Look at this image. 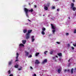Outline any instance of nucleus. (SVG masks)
<instances>
[{
    "label": "nucleus",
    "mask_w": 76,
    "mask_h": 76,
    "mask_svg": "<svg viewBox=\"0 0 76 76\" xmlns=\"http://www.w3.org/2000/svg\"><path fill=\"white\" fill-rule=\"evenodd\" d=\"M24 10L25 11V12L26 13V16L27 17H28V12H32L33 11V9H32L31 10H28V9H27L26 8H24Z\"/></svg>",
    "instance_id": "f257e3e1"
},
{
    "label": "nucleus",
    "mask_w": 76,
    "mask_h": 76,
    "mask_svg": "<svg viewBox=\"0 0 76 76\" xmlns=\"http://www.w3.org/2000/svg\"><path fill=\"white\" fill-rule=\"evenodd\" d=\"M32 32V30H29L28 31V33L26 34V39H28L29 38L30 36V33Z\"/></svg>",
    "instance_id": "f03ea898"
},
{
    "label": "nucleus",
    "mask_w": 76,
    "mask_h": 76,
    "mask_svg": "<svg viewBox=\"0 0 76 76\" xmlns=\"http://www.w3.org/2000/svg\"><path fill=\"white\" fill-rule=\"evenodd\" d=\"M52 26V29H53V30H52V32L53 34H54V33L55 32H56V26L54 25L53 24H51Z\"/></svg>",
    "instance_id": "7ed1b4c3"
},
{
    "label": "nucleus",
    "mask_w": 76,
    "mask_h": 76,
    "mask_svg": "<svg viewBox=\"0 0 76 76\" xmlns=\"http://www.w3.org/2000/svg\"><path fill=\"white\" fill-rule=\"evenodd\" d=\"M62 69L60 67V68L58 69L57 72L58 73H60V72H61V70Z\"/></svg>",
    "instance_id": "20e7f679"
},
{
    "label": "nucleus",
    "mask_w": 76,
    "mask_h": 76,
    "mask_svg": "<svg viewBox=\"0 0 76 76\" xmlns=\"http://www.w3.org/2000/svg\"><path fill=\"white\" fill-rule=\"evenodd\" d=\"M31 39L32 42H34L35 41V39H34V36H31Z\"/></svg>",
    "instance_id": "39448f33"
},
{
    "label": "nucleus",
    "mask_w": 76,
    "mask_h": 76,
    "mask_svg": "<svg viewBox=\"0 0 76 76\" xmlns=\"http://www.w3.org/2000/svg\"><path fill=\"white\" fill-rule=\"evenodd\" d=\"M47 59H45L43 60V62H42V64H44L45 63H47Z\"/></svg>",
    "instance_id": "423d86ee"
},
{
    "label": "nucleus",
    "mask_w": 76,
    "mask_h": 76,
    "mask_svg": "<svg viewBox=\"0 0 76 76\" xmlns=\"http://www.w3.org/2000/svg\"><path fill=\"white\" fill-rule=\"evenodd\" d=\"M39 62L38 60H36L35 61V64H39Z\"/></svg>",
    "instance_id": "0eeeda50"
},
{
    "label": "nucleus",
    "mask_w": 76,
    "mask_h": 76,
    "mask_svg": "<svg viewBox=\"0 0 76 76\" xmlns=\"http://www.w3.org/2000/svg\"><path fill=\"white\" fill-rule=\"evenodd\" d=\"M19 47H24V46L22 43H21L19 45Z\"/></svg>",
    "instance_id": "6e6552de"
},
{
    "label": "nucleus",
    "mask_w": 76,
    "mask_h": 76,
    "mask_svg": "<svg viewBox=\"0 0 76 76\" xmlns=\"http://www.w3.org/2000/svg\"><path fill=\"white\" fill-rule=\"evenodd\" d=\"M25 53L26 56H28L29 55V53L27 52L26 51H25Z\"/></svg>",
    "instance_id": "1a4fd4ad"
},
{
    "label": "nucleus",
    "mask_w": 76,
    "mask_h": 76,
    "mask_svg": "<svg viewBox=\"0 0 76 76\" xmlns=\"http://www.w3.org/2000/svg\"><path fill=\"white\" fill-rule=\"evenodd\" d=\"M44 8L45 10H48V7H47V6L46 5H45L44 6Z\"/></svg>",
    "instance_id": "9d476101"
},
{
    "label": "nucleus",
    "mask_w": 76,
    "mask_h": 76,
    "mask_svg": "<svg viewBox=\"0 0 76 76\" xmlns=\"http://www.w3.org/2000/svg\"><path fill=\"white\" fill-rule=\"evenodd\" d=\"M74 5H75V4H74V3H71V9H72V7H74Z\"/></svg>",
    "instance_id": "9b49d317"
},
{
    "label": "nucleus",
    "mask_w": 76,
    "mask_h": 76,
    "mask_svg": "<svg viewBox=\"0 0 76 76\" xmlns=\"http://www.w3.org/2000/svg\"><path fill=\"white\" fill-rule=\"evenodd\" d=\"M12 61H10L8 62V64L9 66L10 65H11V64H12Z\"/></svg>",
    "instance_id": "f8f14e48"
},
{
    "label": "nucleus",
    "mask_w": 76,
    "mask_h": 76,
    "mask_svg": "<svg viewBox=\"0 0 76 76\" xmlns=\"http://www.w3.org/2000/svg\"><path fill=\"white\" fill-rule=\"evenodd\" d=\"M18 67H19V65L18 64H17L15 65V68H18Z\"/></svg>",
    "instance_id": "ddd939ff"
},
{
    "label": "nucleus",
    "mask_w": 76,
    "mask_h": 76,
    "mask_svg": "<svg viewBox=\"0 0 76 76\" xmlns=\"http://www.w3.org/2000/svg\"><path fill=\"white\" fill-rule=\"evenodd\" d=\"M19 53H16V56H17V57H16V59H18V57H19Z\"/></svg>",
    "instance_id": "4468645a"
},
{
    "label": "nucleus",
    "mask_w": 76,
    "mask_h": 76,
    "mask_svg": "<svg viewBox=\"0 0 76 76\" xmlns=\"http://www.w3.org/2000/svg\"><path fill=\"white\" fill-rule=\"evenodd\" d=\"M22 42L23 44H25V43H26V40H22Z\"/></svg>",
    "instance_id": "2eb2a0df"
},
{
    "label": "nucleus",
    "mask_w": 76,
    "mask_h": 76,
    "mask_svg": "<svg viewBox=\"0 0 76 76\" xmlns=\"http://www.w3.org/2000/svg\"><path fill=\"white\" fill-rule=\"evenodd\" d=\"M72 8V10H73V11H75L76 10V8L75 7H73Z\"/></svg>",
    "instance_id": "dca6fc26"
},
{
    "label": "nucleus",
    "mask_w": 76,
    "mask_h": 76,
    "mask_svg": "<svg viewBox=\"0 0 76 76\" xmlns=\"http://www.w3.org/2000/svg\"><path fill=\"white\" fill-rule=\"evenodd\" d=\"M58 55L59 56H62V54H61V53H58Z\"/></svg>",
    "instance_id": "f3484780"
},
{
    "label": "nucleus",
    "mask_w": 76,
    "mask_h": 76,
    "mask_svg": "<svg viewBox=\"0 0 76 76\" xmlns=\"http://www.w3.org/2000/svg\"><path fill=\"white\" fill-rule=\"evenodd\" d=\"M56 57H57V58H58V56H54L53 57H52L53 59H55L56 58Z\"/></svg>",
    "instance_id": "a211bd4d"
},
{
    "label": "nucleus",
    "mask_w": 76,
    "mask_h": 76,
    "mask_svg": "<svg viewBox=\"0 0 76 76\" xmlns=\"http://www.w3.org/2000/svg\"><path fill=\"white\" fill-rule=\"evenodd\" d=\"M27 32V30L26 29H24L23 30V32L24 33H26Z\"/></svg>",
    "instance_id": "6ab92c4d"
},
{
    "label": "nucleus",
    "mask_w": 76,
    "mask_h": 76,
    "mask_svg": "<svg viewBox=\"0 0 76 76\" xmlns=\"http://www.w3.org/2000/svg\"><path fill=\"white\" fill-rule=\"evenodd\" d=\"M39 53H36L35 54V56H38V55H39Z\"/></svg>",
    "instance_id": "aec40b11"
},
{
    "label": "nucleus",
    "mask_w": 76,
    "mask_h": 76,
    "mask_svg": "<svg viewBox=\"0 0 76 76\" xmlns=\"http://www.w3.org/2000/svg\"><path fill=\"white\" fill-rule=\"evenodd\" d=\"M53 51H54V50H51L50 51V54H52L53 53Z\"/></svg>",
    "instance_id": "412c9836"
},
{
    "label": "nucleus",
    "mask_w": 76,
    "mask_h": 76,
    "mask_svg": "<svg viewBox=\"0 0 76 76\" xmlns=\"http://www.w3.org/2000/svg\"><path fill=\"white\" fill-rule=\"evenodd\" d=\"M42 35H45V32H44V31H42Z\"/></svg>",
    "instance_id": "4be33fe9"
},
{
    "label": "nucleus",
    "mask_w": 76,
    "mask_h": 76,
    "mask_svg": "<svg viewBox=\"0 0 76 76\" xmlns=\"http://www.w3.org/2000/svg\"><path fill=\"white\" fill-rule=\"evenodd\" d=\"M45 28H42V30L43 31H45Z\"/></svg>",
    "instance_id": "5701e85b"
},
{
    "label": "nucleus",
    "mask_w": 76,
    "mask_h": 76,
    "mask_svg": "<svg viewBox=\"0 0 76 76\" xmlns=\"http://www.w3.org/2000/svg\"><path fill=\"white\" fill-rule=\"evenodd\" d=\"M56 42L58 44H60L61 43L60 42Z\"/></svg>",
    "instance_id": "b1692460"
},
{
    "label": "nucleus",
    "mask_w": 76,
    "mask_h": 76,
    "mask_svg": "<svg viewBox=\"0 0 76 76\" xmlns=\"http://www.w3.org/2000/svg\"><path fill=\"white\" fill-rule=\"evenodd\" d=\"M47 53H48V51H45V52H44V54H45V55L47 54Z\"/></svg>",
    "instance_id": "393cba45"
},
{
    "label": "nucleus",
    "mask_w": 76,
    "mask_h": 76,
    "mask_svg": "<svg viewBox=\"0 0 76 76\" xmlns=\"http://www.w3.org/2000/svg\"><path fill=\"white\" fill-rule=\"evenodd\" d=\"M22 67H20V68H19L18 69L19 70H22Z\"/></svg>",
    "instance_id": "a878e982"
},
{
    "label": "nucleus",
    "mask_w": 76,
    "mask_h": 76,
    "mask_svg": "<svg viewBox=\"0 0 76 76\" xmlns=\"http://www.w3.org/2000/svg\"><path fill=\"white\" fill-rule=\"evenodd\" d=\"M74 34L76 33V29H75L74 30Z\"/></svg>",
    "instance_id": "bb28decb"
},
{
    "label": "nucleus",
    "mask_w": 76,
    "mask_h": 76,
    "mask_svg": "<svg viewBox=\"0 0 76 76\" xmlns=\"http://www.w3.org/2000/svg\"><path fill=\"white\" fill-rule=\"evenodd\" d=\"M49 5H50V3H48L47 5H46V6H49Z\"/></svg>",
    "instance_id": "cd10ccee"
},
{
    "label": "nucleus",
    "mask_w": 76,
    "mask_h": 76,
    "mask_svg": "<svg viewBox=\"0 0 76 76\" xmlns=\"http://www.w3.org/2000/svg\"><path fill=\"white\" fill-rule=\"evenodd\" d=\"M73 69H71V73H72L73 72Z\"/></svg>",
    "instance_id": "c85d7f7f"
},
{
    "label": "nucleus",
    "mask_w": 76,
    "mask_h": 76,
    "mask_svg": "<svg viewBox=\"0 0 76 76\" xmlns=\"http://www.w3.org/2000/svg\"><path fill=\"white\" fill-rule=\"evenodd\" d=\"M73 45L74 46V47H76V43H75V44H73Z\"/></svg>",
    "instance_id": "c756f323"
},
{
    "label": "nucleus",
    "mask_w": 76,
    "mask_h": 76,
    "mask_svg": "<svg viewBox=\"0 0 76 76\" xmlns=\"http://www.w3.org/2000/svg\"><path fill=\"white\" fill-rule=\"evenodd\" d=\"M71 49H72V50H74V49H75V48H73V47H71Z\"/></svg>",
    "instance_id": "7c9ffc66"
},
{
    "label": "nucleus",
    "mask_w": 76,
    "mask_h": 76,
    "mask_svg": "<svg viewBox=\"0 0 76 76\" xmlns=\"http://www.w3.org/2000/svg\"><path fill=\"white\" fill-rule=\"evenodd\" d=\"M8 74H10V73H11V72L10 71V70H9L8 72Z\"/></svg>",
    "instance_id": "2f4dec72"
},
{
    "label": "nucleus",
    "mask_w": 76,
    "mask_h": 76,
    "mask_svg": "<svg viewBox=\"0 0 76 76\" xmlns=\"http://www.w3.org/2000/svg\"><path fill=\"white\" fill-rule=\"evenodd\" d=\"M66 34L67 36H68V35H69V33H66Z\"/></svg>",
    "instance_id": "473e14b6"
},
{
    "label": "nucleus",
    "mask_w": 76,
    "mask_h": 76,
    "mask_svg": "<svg viewBox=\"0 0 76 76\" xmlns=\"http://www.w3.org/2000/svg\"><path fill=\"white\" fill-rule=\"evenodd\" d=\"M32 57V56L31 55H30L29 56H28V58Z\"/></svg>",
    "instance_id": "72a5a7b5"
},
{
    "label": "nucleus",
    "mask_w": 76,
    "mask_h": 76,
    "mask_svg": "<svg viewBox=\"0 0 76 76\" xmlns=\"http://www.w3.org/2000/svg\"><path fill=\"white\" fill-rule=\"evenodd\" d=\"M33 76H37V75H36V74H34L33 75Z\"/></svg>",
    "instance_id": "f704fd0d"
},
{
    "label": "nucleus",
    "mask_w": 76,
    "mask_h": 76,
    "mask_svg": "<svg viewBox=\"0 0 76 76\" xmlns=\"http://www.w3.org/2000/svg\"><path fill=\"white\" fill-rule=\"evenodd\" d=\"M59 61H62V59L61 58L59 59Z\"/></svg>",
    "instance_id": "c9c22d12"
},
{
    "label": "nucleus",
    "mask_w": 76,
    "mask_h": 76,
    "mask_svg": "<svg viewBox=\"0 0 76 76\" xmlns=\"http://www.w3.org/2000/svg\"><path fill=\"white\" fill-rule=\"evenodd\" d=\"M67 46L68 47H70V44H68Z\"/></svg>",
    "instance_id": "e433bc0d"
},
{
    "label": "nucleus",
    "mask_w": 76,
    "mask_h": 76,
    "mask_svg": "<svg viewBox=\"0 0 76 76\" xmlns=\"http://www.w3.org/2000/svg\"><path fill=\"white\" fill-rule=\"evenodd\" d=\"M30 68L31 70H32L33 69V68H32V66H30Z\"/></svg>",
    "instance_id": "4c0bfd02"
},
{
    "label": "nucleus",
    "mask_w": 76,
    "mask_h": 76,
    "mask_svg": "<svg viewBox=\"0 0 76 76\" xmlns=\"http://www.w3.org/2000/svg\"><path fill=\"white\" fill-rule=\"evenodd\" d=\"M10 76H13V74H11Z\"/></svg>",
    "instance_id": "58836bf2"
},
{
    "label": "nucleus",
    "mask_w": 76,
    "mask_h": 76,
    "mask_svg": "<svg viewBox=\"0 0 76 76\" xmlns=\"http://www.w3.org/2000/svg\"><path fill=\"white\" fill-rule=\"evenodd\" d=\"M52 9H55V7H53Z\"/></svg>",
    "instance_id": "ea45409f"
},
{
    "label": "nucleus",
    "mask_w": 76,
    "mask_h": 76,
    "mask_svg": "<svg viewBox=\"0 0 76 76\" xmlns=\"http://www.w3.org/2000/svg\"><path fill=\"white\" fill-rule=\"evenodd\" d=\"M59 10H59V9H57V11H58V12L59 11Z\"/></svg>",
    "instance_id": "a19ab883"
},
{
    "label": "nucleus",
    "mask_w": 76,
    "mask_h": 76,
    "mask_svg": "<svg viewBox=\"0 0 76 76\" xmlns=\"http://www.w3.org/2000/svg\"><path fill=\"white\" fill-rule=\"evenodd\" d=\"M72 1H73V2H75V0H72Z\"/></svg>",
    "instance_id": "79ce46f5"
},
{
    "label": "nucleus",
    "mask_w": 76,
    "mask_h": 76,
    "mask_svg": "<svg viewBox=\"0 0 76 76\" xmlns=\"http://www.w3.org/2000/svg\"><path fill=\"white\" fill-rule=\"evenodd\" d=\"M18 61V59H16L15 60V61Z\"/></svg>",
    "instance_id": "37998d69"
},
{
    "label": "nucleus",
    "mask_w": 76,
    "mask_h": 76,
    "mask_svg": "<svg viewBox=\"0 0 76 76\" xmlns=\"http://www.w3.org/2000/svg\"><path fill=\"white\" fill-rule=\"evenodd\" d=\"M55 62H57V61L56 60H55Z\"/></svg>",
    "instance_id": "c03bdc74"
},
{
    "label": "nucleus",
    "mask_w": 76,
    "mask_h": 76,
    "mask_svg": "<svg viewBox=\"0 0 76 76\" xmlns=\"http://www.w3.org/2000/svg\"><path fill=\"white\" fill-rule=\"evenodd\" d=\"M67 71V70L66 69H65L64 70V72H66Z\"/></svg>",
    "instance_id": "a18cd8bd"
},
{
    "label": "nucleus",
    "mask_w": 76,
    "mask_h": 76,
    "mask_svg": "<svg viewBox=\"0 0 76 76\" xmlns=\"http://www.w3.org/2000/svg\"><path fill=\"white\" fill-rule=\"evenodd\" d=\"M34 7L35 8L36 7H37V5H34Z\"/></svg>",
    "instance_id": "49530a36"
},
{
    "label": "nucleus",
    "mask_w": 76,
    "mask_h": 76,
    "mask_svg": "<svg viewBox=\"0 0 76 76\" xmlns=\"http://www.w3.org/2000/svg\"><path fill=\"white\" fill-rule=\"evenodd\" d=\"M74 71H76V68L74 69Z\"/></svg>",
    "instance_id": "de8ad7c7"
},
{
    "label": "nucleus",
    "mask_w": 76,
    "mask_h": 76,
    "mask_svg": "<svg viewBox=\"0 0 76 76\" xmlns=\"http://www.w3.org/2000/svg\"><path fill=\"white\" fill-rule=\"evenodd\" d=\"M28 21H29V22H31V21L30 20L28 19Z\"/></svg>",
    "instance_id": "09e8293b"
},
{
    "label": "nucleus",
    "mask_w": 76,
    "mask_h": 76,
    "mask_svg": "<svg viewBox=\"0 0 76 76\" xmlns=\"http://www.w3.org/2000/svg\"><path fill=\"white\" fill-rule=\"evenodd\" d=\"M28 4L29 5H31V4L30 3H28Z\"/></svg>",
    "instance_id": "8fccbe9b"
},
{
    "label": "nucleus",
    "mask_w": 76,
    "mask_h": 76,
    "mask_svg": "<svg viewBox=\"0 0 76 76\" xmlns=\"http://www.w3.org/2000/svg\"><path fill=\"white\" fill-rule=\"evenodd\" d=\"M68 19H70V18L69 17H68Z\"/></svg>",
    "instance_id": "3c124183"
},
{
    "label": "nucleus",
    "mask_w": 76,
    "mask_h": 76,
    "mask_svg": "<svg viewBox=\"0 0 76 76\" xmlns=\"http://www.w3.org/2000/svg\"><path fill=\"white\" fill-rule=\"evenodd\" d=\"M70 59H69V60H68V61L69 62L70 61Z\"/></svg>",
    "instance_id": "603ef678"
},
{
    "label": "nucleus",
    "mask_w": 76,
    "mask_h": 76,
    "mask_svg": "<svg viewBox=\"0 0 76 76\" xmlns=\"http://www.w3.org/2000/svg\"><path fill=\"white\" fill-rule=\"evenodd\" d=\"M45 15H43V16H44Z\"/></svg>",
    "instance_id": "864d4df0"
},
{
    "label": "nucleus",
    "mask_w": 76,
    "mask_h": 76,
    "mask_svg": "<svg viewBox=\"0 0 76 76\" xmlns=\"http://www.w3.org/2000/svg\"><path fill=\"white\" fill-rule=\"evenodd\" d=\"M68 71H69V70H68Z\"/></svg>",
    "instance_id": "5fc2aeb1"
},
{
    "label": "nucleus",
    "mask_w": 76,
    "mask_h": 76,
    "mask_svg": "<svg viewBox=\"0 0 76 76\" xmlns=\"http://www.w3.org/2000/svg\"><path fill=\"white\" fill-rule=\"evenodd\" d=\"M71 43H72V42H71Z\"/></svg>",
    "instance_id": "6e6d98bb"
}]
</instances>
